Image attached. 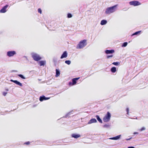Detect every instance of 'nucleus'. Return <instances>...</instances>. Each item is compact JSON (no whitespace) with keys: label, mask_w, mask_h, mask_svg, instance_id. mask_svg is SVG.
<instances>
[{"label":"nucleus","mask_w":148,"mask_h":148,"mask_svg":"<svg viewBox=\"0 0 148 148\" xmlns=\"http://www.w3.org/2000/svg\"><path fill=\"white\" fill-rule=\"evenodd\" d=\"M118 5H114L113 6L108 8L106 10L105 13L106 14H110L115 12L116 10V7Z\"/></svg>","instance_id":"f257e3e1"},{"label":"nucleus","mask_w":148,"mask_h":148,"mask_svg":"<svg viewBox=\"0 0 148 148\" xmlns=\"http://www.w3.org/2000/svg\"><path fill=\"white\" fill-rule=\"evenodd\" d=\"M86 42V40H84L81 41L77 45V48L81 49L84 47L87 44Z\"/></svg>","instance_id":"f03ea898"},{"label":"nucleus","mask_w":148,"mask_h":148,"mask_svg":"<svg viewBox=\"0 0 148 148\" xmlns=\"http://www.w3.org/2000/svg\"><path fill=\"white\" fill-rule=\"evenodd\" d=\"M110 117L111 114L109 112H108L107 114L103 117V120L104 122H107L110 121Z\"/></svg>","instance_id":"7ed1b4c3"},{"label":"nucleus","mask_w":148,"mask_h":148,"mask_svg":"<svg viewBox=\"0 0 148 148\" xmlns=\"http://www.w3.org/2000/svg\"><path fill=\"white\" fill-rule=\"evenodd\" d=\"M80 77H77L73 78L72 79V82H69V86H71L76 84L77 81L79 79Z\"/></svg>","instance_id":"20e7f679"},{"label":"nucleus","mask_w":148,"mask_h":148,"mask_svg":"<svg viewBox=\"0 0 148 148\" xmlns=\"http://www.w3.org/2000/svg\"><path fill=\"white\" fill-rule=\"evenodd\" d=\"M130 4L131 5L136 6L140 5L141 4L138 1H130L129 2Z\"/></svg>","instance_id":"39448f33"},{"label":"nucleus","mask_w":148,"mask_h":148,"mask_svg":"<svg viewBox=\"0 0 148 148\" xmlns=\"http://www.w3.org/2000/svg\"><path fill=\"white\" fill-rule=\"evenodd\" d=\"M16 54V51H9L7 52V55L9 57L13 56Z\"/></svg>","instance_id":"423d86ee"},{"label":"nucleus","mask_w":148,"mask_h":148,"mask_svg":"<svg viewBox=\"0 0 148 148\" xmlns=\"http://www.w3.org/2000/svg\"><path fill=\"white\" fill-rule=\"evenodd\" d=\"M38 63L40 66H44L46 65V62L45 60H41L38 62Z\"/></svg>","instance_id":"0eeeda50"},{"label":"nucleus","mask_w":148,"mask_h":148,"mask_svg":"<svg viewBox=\"0 0 148 148\" xmlns=\"http://www.w3.org/2000/svg\"><path fill=\"white\" fill-rule=\"evenodd\" d=\"M8 5H6L4 6L0 10L1 13H4L6 11V9L8 7Z\"/></svg>","instance_id":"6e6552de"},{"label":"nucleus","mask_w":148,"mask_h":148,"mask_svg":"<svg viewBox=\"0 0 148 148\" xmlns=\"http://www.w3.org/2000/svg\"><path fill=\"white\" fill-rule=\"evenodd\" d=\"M49 98H50L49 97H46L44 96H42L40 97L39 100L40 101H42L44 100H48Z\"/></svg>","instance_id":"1a4fd4ad"},{"label":"nucleus","mask_w":148,"mask_h":148,"mask_svg":"<svg viewBox=\"0 0 148 148\" xmlns=\"http://www.w3.org/2000/svg\"><path fill=\"white\" fill-rule=\"evenodd\" d=\"M10 81L12 82H13L14 83L19 86H23V85L21 83H20L17 80H14L12 79H11Z\"/></svg>","instance_id":"9d476101"},{"label":"nucleus","mask_w":148,"mask_h":148,"mask_svg":"<svg viewBox=\"0 0 148 148\" xmlns=\"http://www.w3.org/2000/svg\"><path fill=\"white\" fill-rule=\"evenodd\" d=\"M67 53L66 51H64L62 54V55L60 58L62 59L64 58H66L67 56Z\"/></svg>","instance_id":"9b49d317"},{"label":"nucleus","mask_w":148,"mask_h":148,"mask_svg":"<svg viewBox=\"0 0 148 148\" xmlns=\"http://www.w3.org/2000/svg\"><path fill=\"white\" fill-rule=\"evenodd\" d=\"M32 56L33 59L35 61H37V55L36 53H32Z\"/></svg>","instance_id":"f8f14e48"},{"label":"nucleus","mask_w":148,"mask_h":148,"mask_svg":"<svg viewBox=\"0 0 148 148\" xmlns=\"http://www.w3.org/2000/svg\"><path fill=\"white\" fill-rule=\"evenodd\" d=\"M114 50H106L105 51V53L106 54H112L114 53Z\"/></svg>","instance_id":"ddd939ff"},{"label":"nucleus","mask_w":148,"mask_h":148,"mask_svg":"<svg viewBox=\"0 0 148 148\" xmlns=\"http://www.w3.org/2000/svg\"><path fill=\"white\" fill-rule=\"evenodd\" d=\"M97 122V121L95 119H91L88 123V124H90L93 123H95Z\"/></svg>","instance_id":"4468645a"},{"label":"nucleus","mask_w":148,"mask_h":148,"mask_svg":"<svg viewBox=\"0 0 148 148\" xmlns=\"http://www.w3.org/2000/svg\"><path fill=\"white\" fill-rule=\"evenodd\" d=\"M72 136L74 138H77L80 136V135L79 134H73L72 135Z\"/></svg>","instance_id":"2eb2a0df"},{"label":"nucleus","mask_w":148,"mask_h":148,"mask_svg":"<svg viewBox=\"0 0 148 148\" xmlns=\"http://www.w3.org/2000/svg\"><path fill=\"white\" fill-rule=\"evenodd\" d=\"M120 135L117 136L116 137L110 138V139L116 140L119 139L120 137Z\"/></svg>","instance_id":"dca6fc26"},{"label":"nucleus","mask_w":148,"mask_h":148,"mask_svg":"<svg viewBox=\"0 0 148 148\" xmlns=\"http://www.w3.org/2000/svg\"><path fill=\"white\" fill-rule=\"evenodd\" d=\"M107 23V21L104 20H102L101 22V25H103L106 24Z\"/></svg>","instance_id":"f3484780"},{"label":"nucleus","mask_w":148,"mask_h":148,"mask_svg":"<svg viewBox=\"0 0 148 148\" xmlns=\"http://www.w3.org/2000/svg\"><path fill=\"white\" fill-rule=\"evenodd\" d=\"M60 71L58 70V69H56V77H58L60 75Z\"/></svg>","instance_id":"a211bd4d"},{"label":"nucleus","mask_w":148,"mask_h":148,"mask_svg":"<svg viewBox=\"0 0 148 148\" xmlns=\"http://www.w3.org/2000/svg\"><path fill=\"white\" fill-rule=\"evenodd\" d=\"M111 71L112 72L114 73L116 72V68L114 67H112L111 69Z\"/></svg>","instance_id":"6ab92c4d"},{"label":"nucleus","mask_w":148,"mask_h":148,"mask_svg":"<svg viewBox=\"0 0 148 148\" xmlns=\"http://www.w3.org/2000/svg\"><path fill=\"white\" fill-rule=\"evenodd\" d=\"M96 117L97 118V119L98 121L101 123H102V121L101 119L99 117V116L98 115H96Z\"/></svg>","instance_id":"aec40b11"},{"label":"nucleus","mask_w":148,"mask_h":148,"mask_svg":"<svg viewBox=\"0 0 148 148\" xmlns=\"http://www.w3.org/2000/svg\"><path fill=\"white\" fill-rule=\"evenodd\" d=\"M141 32V31H138L136 32L132 35V36L134 35H136L138 34H140V33Z\"/></svg>","instance_id":"412c9836"},{"label":"nucleus","mask_w":148,"mask_h":148,"mask_svg":"<svg viewBox=\"0 0 148 148\" xmlns=\"http://www.w3.org/2000/svg\"><path fill=\"white\" fill-rule=\"evenodd\" d=\"M112 64L113 65H115L116 66H117L119 65L120 64V62H113Z\"/></svg>","instance_id":"4be33fe9"},{"label":"nucleus","mask_w":148,"mask_h":148,"mask_svg":"<svg viewBox=\"0 0 148 148\" xmlns=\"http://www.w3.org/2000/svg\"><path fill=\"white\" fill-rule=\"evenodd\" d=\"M65 62L68 65H69L71 63V62L70 60H66L65 61Z\"/></svg>","instance_id":"5701e85b"},{"label":"nucleus","mask_w":148,"mask_h":148,"mask_svg":"<svg viewBox=\"0 0 148 148\" xmlns=\"http://www.w3.org/2000/svg\"><path fill=\"white\" fill-rule=\"evenodd\" d=\"M18 76L20 77H21V78L23 79H25V77L21 75V74H19L18 75Z\"/></svg>","instance_id":"b1692460"},{"label":"nucleus","mask_w":148,"mask_h":148,"mask_svg":"<svg viewBox=\"0 0 148 148\" xmlns=\"http://www.w3.org/2000/svg\"><path fill=\"white\" fill-rule=\"evenodd\" d=\"M72 16V15L70 13H68L67 15V17L68 18H71Z\"/></svg>","instance_id":"393cba45"},{"label":"nucleus","mask_w":148,"mask_h":148,"mask_svg":"<svg viewBox=\"0 0 148 148\" xmlns=\"http://www.w3.org/2000/svg\"><path fill=\"white\" fill-rule=\"evenodd\" d=\"M127 42H125L123 43V45H122V46L123 47H125L127 45Z\"/></svg>","instance_id":"a878e982"},{"label":"nucleus","mask_w":148,"mask_h":148,"mask_svg":"<svg viewBox=\"0 0 148 148\" xmlns=\"http://www.w3.org/2000/svg\"><path fill=\"white\" fill-rule=\"evenodd\" d=\"M113 56V55H107V58L108 59L111 58H112Z\"/></svg>","instance_id":"bb28decb"},{"label":"nucleus","mask_w":148,"mask_h":148,"mask_svg":"<svg viewBox=\"0 0 148 148\" xmlns=\"http://www.w3.org/2000/svg\"><path fill=\"white\" fill-rule=\"evenodd\" d=\"M30 144V142L29 141H28L27 142L25 143H24V145H29V144Z\"/></svg>","instance_id":"cd10ccee"},{"label":"nucleus","mask_w":148,"mask_h":148,"mask_svg":"<svg viewBox=\"0 0 148 148\" xmlns=\"http://www.w3.org/2000/svg\"><path fill=\"white\" fill-rule=\"evenodd\" d=\"M42 59L41 57H40L38 55V62L39 61H38Z\"/></svg>","instance_id":"c85d7f7f"},{"label":"nucleus","mask_w":148,"mask_h":148,"mask_svg":"<svg viewBox=\"0 0 148 148\" xmlns=\"http://www.w3.org/2000/svg\"><path fill=\"white\" fill-rule=\"evenodd\" d=\"M145 130V127H142L141 129H140V131H142L143 130Z\"/></svg>","instance_id":"c756f323"},{"label":"nucleus","mask_w":148,"mask_h":148,"mask_svg":"<svg viewBox=\"0 0 148 148\" xmlns=\"http://www.w3.org/2000/svg\"><path fill=\"white\" fill-rule=\"evenodd\" d=\"M38 12H39L40 14L42 13V11H41V9L40 8L38 9Z\"/></svg>","instance_id":"7c9ffc66"},{"label":"nucleus","mask_w":148,"mask_h":148,"mask_svg":"<svg viewBox=\"0 0 148 148\" xmlns=\"http://www.w3.org/2000/svg\"><path fill=\"white\" fill-rule=\"evenodd\" d=\"M126 111L127 112V114H129V109L128 108H127L126 109Z\"/></svg>","instance_id":"2f4dec72"},{"label":"nucleus","mask_w":148,"mask_h":148,"mask_svg":"<svg viewBox=\"0 0 148 148\" xmlns=\"http://www.w3.org/2000/svg\"><path fill=\"white\" fill-rule=\"evenodd\" d=\"M7 94V93L6 92H3V95L4 96H5Z\"/></svg>","instance_id":"473e14b6"},{"label":"nucleus","mask_w":148,"mask_h":148,"mask_svg":"<svg viewBox=\"0 0 148 148\" xmlns=\"http://www.w3.org/2000/svg\"><path fill=\"white\" fill-rule=\"evenodd\" d=\"M128 148H134V147H128Z\"/></svg>","instance_id":"72a5a7b5"},{"label":"nucleus","mask_w":148,"mask_h":148,"mask_svg":"<svg viewBox=\"0 0 148 148\" xmlns=\"http://www.w3.org/2000/svg\"><path fill=\"white\" fill-rule=\"evenodd\" d=\"M131 138H130L126 139V140H130V139H131Z\"/></svg>","instance_id":"f704fd0d"},{"label":"nucleus","mask_w":148,"mask_h":148,"mask_svg":"<svg viewBox=\"0 0 148 148\" xmlns=\"http://www.w3.org/2000/svg\"><path fill=\"white\" fill-rule=\"evenodd\" d=\"M138 132H134V134H138Z\"/></svg>","instance_id":"c9c22d12"},{"label":"nucleus","mask_w":148,"mask_h":148,"mask_svg":"<svg viewBox=\"0 0 148 148\" xmlns=\"http://www.w3.org/2000/svg\"><path fill=\"white\" fill-rule=\"evenodd\" d=\"M106 125H105L104 126V127H106Z\"/></svg>","instance_id":"e433bc0d"}]
</instances>
